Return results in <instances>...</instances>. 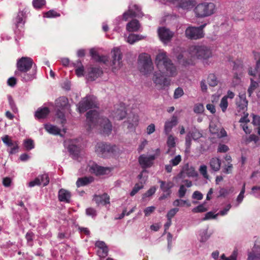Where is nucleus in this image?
<instances>
[{"label": "nucleus", "mask_w": 260, "mask_h": 260, "mask_svg": "<svg viewBox=\"0 0 260 260\" xmlns=\"http://www.w3.org/2000/svg\"><path fill=\"white\" fill-rule=\"evenodd\" d=\"M232 169H233V165L229 162L228 163L227 165H225L223 169V173L229 174L232 173Z\"/></svg>", "instance_id": "680f3d73"}, {"label": "nucleus", "mask_w": 260, "mask_h": 260, "mask_svg": "<svg viewBox=\"0 0 260 260\" xmlns=\"http://www.w3.org/2000/svg\"><path fill=\"white\" fill-rule=\"evenodd\" d=\"M93 181L92 177H83L79 178L77 182L76 185L77 187H80L87 185Z\"/></svg>", "instance_id": "e433bc0d"}, {"label": "nucleus", "mask_w": 260, "mask_h": 260, "mask_svg": "<svg viewBox=\"0 0 260 260\" xmlns=\"http://www.w3.org/2000/svg\"><path fill=\"white\" fill-rule=\"evenodd\" d=\"M218 215V213L214 214L212 212H209L206 214L205 217L203 218V220H206L210 219H215Z\"/></svg>", "instance_id": "e2e57ef3"}, {"label": "nucleus", "mask_w": 260, "mask_h": 260, "mask_svg": "<svg viewBox=\"0 0 260 260\" xmlns=\"http://www.w3.org/2000/svg\"><path fill=\"white\" fill-rule=\"evenodd\" d=\"M158 34L161 41L164 43L169 42L174 36V32L166 27H160L158 29Z\"/></svg>", "instance_id": "f3484780"}, {"label": "nucleus", "mask_w": 260, "mask_h": 260, "mask_svg": "<svg viewBox=\"0 0 260 260\" xmlns=\"http://www.w3.org/2000/svg\"><path fill=\"white\" fill-rule=\"evenodd\" d=\"M185 36L189 39L197 40L203 38V31L197 27L189 26L185 30Z\"/></svg>", "instance_id": "9b49d317"}, {"label": "nucleus", "mask_w": 260, "mask_h": 260, "mask_svg": "<svg viewBox=\"0 0 260 260\" xmlns=\"http://www.w3.org/2000/svg\"><path fill=\"white\" fill-rule=\"evenodd\" d=\"M248 260H258L260 259V246L253 247L252 251L248 254Z\"/></svg>", "instance_id": "cd10ccee"}, {"label": "nucleus", "mask_w": 260, "mask_h": 260, "mask_svg": "<svg viewBox=\"0 0 260 260\" xmlns=\"http://www.w3.org/2000/svg\"><path fill=\"white\" fill-rule=\"evenodd\" d=\"M141 9L136 4L131 3L127 11L123 14V19L127 20L128 18L133 17H139L141 15Z\"/></svg>", "instance_id": "f8f14e48"}, {"label": "nucleus", "mask_w": 260, "mask_h": 260, "mask_svg": "<svg viewBox=\"0 0 260 260\" xmlns=\"http://www.w3.org/2000/svg\"><path fill=\"white\" fill-rule=\"evenodd\" d=\"M208 208L206 207V203H204L193 208L192 212L193 213H201L206 212Z\"/></svg>", "instance_id": "a19ab883"}, {"label": "nucleus", "mask_w": 260, "mask_h": 260, "mask_svg": "<svg viewBox=\"0 0 260 260\" xmlns=\"http://www.w3.org/2000/svg\"><path fill=\"white\" fill-rule=\"evenodd\" d=\"M209 165L213 171L217 172L220 170L221 161L218 158L214 157L210 160Z\"/></svg>", "instance_id": "7c9ffc66"}, {"label": "nucleus", "mask_w": 260, "mask_h": 260, "mask_svg": "<svg viewBox=\"0 0 260 260\" xmlns=\"http://www.w3.org/2000/svg\"><path fill=\"white\" fill-rule=\"evenodd\" d=\"M200 173L206 179H209V175L207 173V167L205 165H201L199 169Z\"/></svg>", "instance_id": "c03bdc74"}, {"label": "nucleus", "mask_w": 260, "mask_h": 260, "mask_svg": "<svg viewBox=\"0 0 260 260\" xmlns=\"http://www.w3.org/2000/svg\"><path fill=\"white\" fill-rule=\"evenodd\" d=\"M254 58L256 60L255 69L250 68L248 69V74L257 78L260 81V52L254 53Z\"/></svg>", "instance_id": "dca6fc26"}, {"label": "nucleus", "mask_w": 260, "mask_h": 260, "mask_svg": "<svg viewBox=\"0 0 260 260\" xmlns=\"http://www.w3.org/2000/svg\"><path fill=\"white\" fill-rule=\"evenodd\" d=\"M184 94V91L183 89L180 88L178 87L176 88L175 90L174 93V98L175 99H178L180 97H181Z\"/></svg>", "instance_id": "4d7b16f0"}, {"label": "nucleus", "mask_w": 260, "mask_h": 260, "mask_svg": "<svg viewBox=\"0 0 260 260\" xmlns=\"http://www.w3.org/2000/svg\"><path fill=\"white\" fill-rule=\"evenodd\" d=\"M168 135V137L167 141V144L169 148L167 151V153L172 155L174 153V149L176 147V138L172 135Z\"/></svg>", "instance_id": "5701e85b"}, {"label": "nucleus", "mask_w": 260, "mask_h": 260, "mask_svg": "<svg viewBox=\"0 0 260 260\" xmlns=\"http://www.w3.org/2000/svg\"><path fill=\"white\" fill-rule=\"evenodd\" d=\"M198 176V173L196 171L194 168L189 165L188 164L184 165L178 174V177L180 178H184L186 177H193Z\"/></svg>", "instance_id": "ddd939ff"}, {"label": "nucleus", "mask_w": 260, "mask_h": 260, "mask_svg": "<svg viewBox=\"0 0 260 260\" xmlns=\"http://www.w3.org/2000/svg\"><path fill=\"white\" fill-rule=\"evenodd\" d=\"M24 145L28 150H31L34 147L33 141L30 139L25 141Z\"/></svg>", "instance_id": "052dcab7"}, {"label": "nucleus", "mask_w": 260, "mask_h": 260, "mask_svg": "<svg viewBox=\"0 0 260 260\" xmlns=\"http://www.w3.org/2000/svg\"><path fill=\"white\" fill-rule=\"evenodd\" d=\"M231 207H232V206L231 204H228L223 209L220 210L218 213V215H220L221 216H224V215L227 214L228 211L231 208Z\"/></svg>", "instance_id": "338daca9"}, {"label": "nucleus", "mask_w": 260, "mask_h": 260, "mask_svg": "<svg viewBox=\"0 0 260 260\" xmlns=\"http://www.w3.org/2000/svg\"><path fill=\"white\" fill-rule=\"evenodd\" d=\"M155 63L158 71H155L152 81L157 88L162 89L170 85V81L165 77H174L177 74L176 66L168 58L166 53L160 52L156 56Z\"/></svg>", "instance_id": "f257e3e1"}, {"label": "nucleus", "mask_w": 260, "mask_h": 260, "mask_svg": "<svg viewBox=\"0 0 260 260\" xmlns=\"http://www.w3.org/2000/svg\"><path fill=\"white\" fill-rule=\"evenodd\" d=\"M45 129L49 134L57 135L60 134V129L58 128L56 126L52 125L51 124H46L44 126Z\"/></svg>", "instance_id": "473e14b6"}, {"label": "nucleus", "mask_w": 260, "mask_h": 260, "mask_svg": "<svg viewBox=\"0 0 260 260\" xmlns=\"http://www.w3.org/2000/svg\"><path fill=\"white\" fill-rule=\"evenodd\" d=\"M141 27L139 21L136 19H133L128 22L126 26L127 31L129 32L138 31Z\"/></svg>", "instance_id": "b1692460"}, {"label": "nucleus", "mask_w": 260, "mask_h": 260, "mask_svg": "<svg viewBox=\"0 0 260 260\" xmlns=\"http://www.w3.org/2000/svg\"><path fill=\"white\" fill-rule=\"evenodd\" d=\"M38 178L40 180V184H43V186H46L49 183V180L47 174L40 175Z\"/></svg>", "instance_id": "a18cd8bd"}, {"label": "nucleus", "mask_w": 260, "mask_h": 260, "mask_svg": "<svg viewBox=\"0 0 260 260\" xmlns=\"http://www.w3.org/2000/svg\"><path fill=\"white\" fill-rule=\"evenodd\" d=\"M252 124L255 126V129L257 131L258 135H260V116L252 114Z\"/></svg>", "instance_id": "4c0bfd02"}, {"label": "nucleus", "mask_w": 260, "mask_h": 260, "mask_svg": "<svg viewBox=\"0 0 260 260\" xmlns=\"http://www.w3.org/2000/svg\"><path fill=\"white\" fill-rule=\"evenodd\" d=\"M191 137L194 140H197L202 137V134L197 129L191 133Z\"/></svg>", "instance_id": "bf43d9fd"}, {"label": "nucleus", "mask_w": 260, "mask_h": 260, "mask_svg": "<svg viewBox=\"0 0 260 260\" xmlns=\"http://www.w3.org/2000/svg\"><path fill=\"white\" fill-rule=\"evenodd\" d=\"M245 191V184L244 183L243 185L242 189L241 191H240L239 194L237 197V198L236 200L237 204L236 205V206H237V207L239 205V204L242 202V201L244 199V194Z\"/></svg>", "instance_id": "37998d69"}, {"label": "nucleus", "mask_w": 260, "mask_h": 260, "mask_svg": "<svg viewBox=\"0 0 260 260\" xmlns=\"http://www.w3.org/2000/svg\"><path fill=\"white\" fill-rule=\"evenodd\" d=\"M250 85L248 89V93L249 96H251L254 90L257 88L258 84L256 81H254L253 79H250Z\"/></svg>", "instance_id": "79ce46f5"}, {"label": "nucleus", "mask_w": 260, "mask_h": 260, "mask_svg": "<svg viewBox=\"0 0 260 260\" xmlns=\"http://www.w3.org/2000/svg\"><path fill=\"white\" fill-rule=\"evenodd\" d=\"M178 211L179 209L178 208H173L169 211L167 215L168 220H171V219L175 215Z\"/></svg>", "instance_id": "5fc2aeb1"}, {"label": "nucleus", "mask_w": 260, "mask_h": 260, "mask_svg": "<svg viewBox=\"0 0 260 260\" xmlns=\"http://www.w3.org/2000/svg\"><path fill=\"white\" fill-rule=\"evenodd\" d=\"M156 187L155 186L151 187L148 191H147L143 195V199L152 196L156 191Z\"/></svg>", "instance_id": "3c124183"}, {"label": "nucleus", "mask_w": 260, "mask_h": 260, "mask_svg": "<svg viewBox=\"0 0 260 260\" xmlns=\"http://www.w3.org/2000/svg\"><path fill=\"white\" fill-rule=\"evenodd\" d=\"M139 121V117L137 115H133V116L128 117L126 121L124 122L125 126L129 131H133L135 129L136 126L138 125Z\"/></svg>", "instance_id": "aec40b11"}, {"label": "nucleus", "mask_w": 260, "mask_h": 260, "mask_svg": "<svg viewBox=\"0 0 260 260\" xmlns=\"http://www.w3.org/2000/svg\"><path fill=\"white\" fill-rule=\"evenodd\" d=\"M45 3V0H33L32 1L34 7L37 9L41 8Z\"/></svg>", "instance_id": "603ef678"}, {"label": "nucleus", "mask_w": 260, "mask_h": 260, "mask_svg": "<svg viewBox=\"0 0 260 260\" xmlns=\"http://www.w3.org/2000/svg\"><path fill=\"white\" fill-rule=\"evenodd\" d=\"M50 111L47 107L39 108L35 113V117L37 119L45 118L49 113Z\"/></svg>", "instance_id": "c756f323"}, {"label": "nucleus", "mask_w": 260, "mask_h": 260, "mask_svg": "<svg viewBox=\"0 0 260 260\" xmlns=\"http://www.w3.org/2000/svg\"><path fill=\"white\" fill-rule=\"evenodd\" d=\"M111 53L112 60L110 66L111 67L112 71L116 72L122 66V54L119 48L117 47L113 48Z\"/></svg>", "instance_id": "6e6552de"}, {"label": "nucleus", "mask_w": 260, "mask_h": 260, "mask_svg": "<svg viewBox=\"0 0 260 260\" xmlns=\"http://www.w3.org/2000/svg\"><path fill=\"white\" fill-rule=\"evenodd\" d=\"M126 115V112L123 107H121L120 109H117L116 111L114 112L112 116L115 119L121 120Z\"/></svg>", "instance_id": "c9c22d12"}, {"label": "nucleus", "mask_w": 260, "mask_h": 260, "mask_svg": "<svg viewBox=\"0 0 260 260\" xmlns=\"http://www.w3.org/2000/svg\"><path fill=\"white\" fill-rule=\"evenodd\" d=\"M160 183V187L164 192H169L168 195L169 196L170 194V189L173 187L174 184L171 181H168L166 182L162 181H159Z\"/></svg>", "instance_id": "f704fd0d"}, {"label": "nucleus", "mask_w": 260, "mask_h": 260, "mask_svg": "<svg viewBox=\"0 0 260 260\" xmlns=\"http://www.w3.org/2000/svg\"><path fill=\"white\" fill-rule=\"evenodd\" d=\"M211 236L208 231V229H202L199 231V240L201 242H205L207 241Z\"/></svg>", "instance_id": "72a5a7b5"}, {"label": "nucleus", "mask_w": 260, "mask_h": 260, "mask_svg": "<svg viewBox=\"0 0 260 260\" xmlns=\"http://www.w3.org/2000/svg\"><path fill=\"white\" fill-rule=\"evenodd\" d=\"M98 254L101 257H105L108 255V247H105L104 248L98 249L97 250Z\"/></svg>", "instance_id": "8fccbe9b"}, {"label": "nucleus", "mask_w": 260, "mask_h": 260, "mask_svg": "<svg viewBox=\"0 0 260 260\" xmlns=\"http://www.w3.org/2000/svg\"><path fill=\"white\" fill-rule=\"evenodd\" d=\"M181 161V156L180 155L176 156L170 161V163L174 166L178 165Z\"/></svg>", "instance_id": "13d9d810"}, {"label": "nucleus", "mask_w": 260, "mask_h": 260, "mask_svg": "<svg viewBox=\"0 0 260 260\" xmlns=\"http://www.w3.org/2000/svg\"><path fill=\"white\" fill-rule=\"evenodd\" d=\"M109 197L107 194H103L100 196H94L93 200L96 202L97 204H109Z\"/></svg>", "instance_id": "bb28decb"}, {"label": "nucleus", "mask_w": 260, "mask_h": 260, "mask_svg": "<svg viewBox=\"0 0 260 260\" xmlns=\"http://www.w3.org/2000/svg\"><path fill=\"white\" fill-rule=\"evenodd\" d=\"M207 82L209 86L214 87L217 85L218 80L214 74H210L207 78Z\"/></svg>", "instance_id": "58836bf2"}, {"label": "nucleus", "mask_w": 260, "mask_h": 260, "mask_svg": "<svg viewBox=\"0 0 260 260\" xmlns=\"http://www.w3.org/2000/svg\"><path fill=\"white\" fill-rule=\"evenodd\" d=\"M204 110V107L202 104H197L194 105L193 108V111L196 113H201Z\"/></svg>", "instance_id": "6e6d98bb"}, {"label": "nucleus", "mask_w": 260, "mask_h": 260, "mask_svg": "<svg viewBox=\"0 0 260 260\" xmlns=\"http://www.w3.org/2000/svg\"><path fill=\"white\" fill-rule=\"evenodd\" d=\"M32 60L29 57H23L18 60L17 63V70L15 71V75L20 77L24 81H28L34 79V75L27 74L31 68Z\"/></svg>", "instance_id": "20e7f679"}, {"label": "nucleus", "mask_w": 260, "mask_h": 260, "mask_svg": "<svg viewBox=\"0 0 260 260\" xmlns=\"http://www.w3.org/2000/svg\"><path fill=\"white\" fill-rule=\"evenodd\" d=\"M25 13L23 11L18 12L15 20V25L17 28H22L24 24Z\"/></svg>", "instance_id": "2f4dec72"}, {"label": "nucleus", "mask_w": 260, "mask_h": 260, "mask_svg": "<svg viewBox=\"0 0 260 260\" xmlns=\"http://www.w3.org/2000/svg\"><path fill=\"white\" fill-rule=\"evenodd\" d=\"M71 196V193L67 190L61 189L58 191V199L61 202L69 203Z\"/></svg>", "instance_id": "393cba45"}, {"label": "nucleus", "mask_w": 260, "mask_h": 260, "mask_svg": "<svg viewBox=\"0 0 260 260\" xmlns=\"http://www.w3.org/2000/svg\"><path fill=\"white\" fill-rule=\"evenodd\" d=\"M95 98L92 96H87L79 102L78 109L80 113H83L89 109L95 107Z\"/></svg>", "instance_id": "9d476101"}, {"label": "nucleus", "mask_w": 260, "mask_h": 260, "mask_svg": "<svg viewBox=\"0 0 260 260\" xmlns=\"http://www.w3.org/2000/svg\"><path fill=\"white\" fill-rule=\"evenodd\" d=\"M143 188V183L141 182L140 183H137L135 184L133 190L130 193V195L131 196H134L135 194H136L139 190Z\"/></svg>", "instance_id": "09e8293b"}, {"label": "nucleus", "mask_w": 260, "mask_h": 260, "mask_svg": "<svg viewBox=\"0 0 260 260\" xmlns=\"http://www.w3.org/2000/svg\"><path fill=\"white\" fill-rule=\"evenodd\" d=\"M89 171L97 175L108 174L111 172L109 168L99 166L96 164L90 166Z\"/></svg>", "instance_id": "6ab92c4d"}, {"label": "nucleus", "mask_w": 260, "mask_h": 260, "mask_svg": "<svg viewBox=\"0 0 260 260\" xmlns=\"http://www.w3.org/2000/svg\"><path fill=\"white\" fill-rule=\"evenodd\" d=\"M212 56L211 49L204 45H196L191 46L188 49V60L183 61L185 65L192 64L196 59H207Z\"/></svg>", "instance_id": "7ed1b4c3"}, {"label": "nucleus", "mask_w": 260, "mask_h": 260, "mask_svg": "<svg viewBox=\"0 0 260 260\" xmlns=\"http://www.w3.org/2000/svg\"><path fill=\"white\" fill-rule=\"evenodd\" d=\"M139 69L143 75L149 74L153 70V66L150 56L147 54H141L139 57Z\"/></svg>", "instance_id": "0eeeda50"}, {"label": "nucleus", "mask_w": 260, "mask_h": 260, "mask_svg": "<svg viewBox=\"0 0 260 260\" xmlns=\"http://www.w3.org/2000/svg\"><path fill=\"white\" fill-rule=\"evenodd\" d=\"M8 101H9L10 106L12 110V111L14 112H16L17 111V109L16 105H15L14 102L13 100V99L11 97V96H10V95L8 96Z\"/></svg>", "instance_id": "69168bd1"}, {"label": "nucleus", "mask_w": 260, "mask_h": 260, "mask_svg": "<svg viewBox=\"0 0 260 260\" xmlns=\"http://www.w3.org/2000/svg\"><path fill=\"white\" fill-rule=\"evenodd\" d=\"M90 53L92 58L96 61L103 62L105 64H107V63L108 62V56L99 55L94 49H90Z\"/></svg>", "instance_id": "a878e982"}, {"label": "nucleus", "mask_w": 260, "mask_h": 260, "mask_svg": "<svg viewBox=\"0 0 260 260\" xmlns=\"http://www.w3.org/2000/svg\"><path fill=\"white\" fill-rule=\"evenodd\" d=\"M103 74V71L99 68H91L88 74L87 78L88 80L93 81L100 77Z\"/></svg>", "instance_id": "4be33fe9"}, {"label": "nucleus", "mask_w": 260, "mask_h": 260, "mask_svg": "<svg viewBox=\"0 0 260 260\" xmlns=\"http://www.w3.org/2000/svg\"><path fill=\"white\" fill-rule=\"evenodd\" d=\"M186 205L187 207H190L191 204L190 203L186 201L183 200L177 199L173 202V205L175 206H183Z\"/></svg>", "instance_id": "49530a36"}, {"label": "nucleus", "mask_w": 260, "mask_h": 260, "mask_svg": "<svg viewBox=\"0 0 260 260\" xmlns=\"http://www.w3.org/2000/svg\"><path fill=\"white\" fill-rule=\"evenodd\" d=\"M155 159L154 155L146 156L144 155H142L139 157V161L140 164L144 168L150 167L152 163L153 160Z\"/></svg>", "instance_id": "412c9836"}, {"label": "nucleus", "mask_w": 260, "mask_h": 260, "mask_svg": "<svg viewBox=\"0 0 260 260\" xmlns=\"http://www.w3.org/2000/svg\"><path fill=\"white\" fill-rule=\"evenodd\" d=\"M155 126L153 123L149 124L146 128V132L148 135H151L155 132Z\"/></svg>", "instance_id": "774afa93"}, {"label": "nucleus", "mask_w": 260, "mask_h": 260, "mask_svg": "<svg viewBox=\"0 0 260 260\" xmlns=\"http://www.w3.org/2000/svg\"><path fill=\"white\" fill-rule=\"evenodd\" d=\"M115 146L104 142H99L95 147V151L102 157H106L108 154L112 153L115 150Z\"/></svg>", "instance_id": "1a4fd4ad"}, {"label": "nucleus", "mask_w": 260, "mask_h": 260, "mask_svg": "<svg viewBox=\"0 0 260 260\" xmlns=\"http://www.w3.org/2000/svg\"><path fill=\"white\" fill-rule=\"evenodd\" d=\"M55 108L57 110L56 116L60 119L61 122L64 123L66 121V115L70 113V105L68 98L61 96L55 100Z\"/></svg>", "instance_id": "39448f33"}, {"label": "nucleus", "mask_w": 260, "mask_h": 260, "mask_svg": "<svg viewBox=\"0 0 260 260\" xmlns=\"http://www.w3.org/2000/svg\"><path fill=\"white\" fill-rule=\"evenodd\" d=\"M248 101L246 98L245 93H240L236 99L237 109L239 113H244L247 111Z\"/></svg>", "instance_id": "4468645a"}, {"label": "nucleus", "mask_w": 260, "mask_h": 260, "mask_svg": "<svg viewBox=\"0 0 260 260\" xmlns=\"http://www.w3.org/2000/svg\"><path fill=\"white\" fill-rule=\"evenodd\" d=\"M44 16L47 18H53L59 17L60 16V14L54 10H50L45 13Z\"/></svg>", "instance_id": "864d4df0"}, {"label": "nucleus", "mask_w": 260, "mask_h": 260, "mask_svg": "<svg viewBox=\"0 0 260 260\" xmlns=\"http://www.w3.org/2000/svg\"><path fill=\"white\" fill-rule=\"evenodd\" d=\"M3 143L10 148L9 151L10 154H15L18 152V146L16 141H13L8 135H5L2 138Z\"/></svg>", "instance_id": "2eb2a0df"}, {"label": "nucleus", "mask_w": 260, "mask_h": 260, "mask_svg": "<svg viewBox=\"0 0 260 260\" xmlns=\"http://www.w3.org/2000/svg\"><path fill=\"white\" fill-rule=\"evenodd\" d=\"M178 118L176 115H173L168 119L165 123L164 132L166 135H169L171 132L172 128L178 123Z\"/></svg>", "instance_id": "a211bd4d"}, {"label": "nucleus", "mask_w": 260, "mask_h": 260, "mask_svg": "<svg viewBox=\"0 0 260 260\" xmlns=\"http://www.w3.org/2000/svg\"><path fill=\"white\" fill-rule=\"evenodd\" d=\"M219 106L223 112H225L228 106V101L225 97H223L220 101Z\"/></svg>", "instance_id": "de8ad7c7"}, {"label": "nucleus", "mask_w": 260, "mask_h": 260, "mask_svg": "<svg viewBox=\"0 0 260 260\" xmlns=\"http://www.w3.org/2000/svg\"><path fill=\"white\" fill-rule=\"evenodd\" d=\"M146 38L145 36L141 35H136L134 34H130L126 39V41L131 44H133L135 42L143 40Z\"/></svg>", "instance_id": "c85d7f7f"}, {"label": "nucleus", "mask_w": 260, "mask_h": 260, "mask_svg": "<svg viewBox=\"0 0 260 260\" xmlns=\"http://www.w3.org/2000/svg\"><path fill=\"white\" fill-rule=\"evenodd\" d=\"M155 209V207L154 206H150L146 208L144 210L145 215L146 216H148L154 212Z\"/></svg>", "instance_id": "0e129e2a"}, {"label": "nucleus", "mask_w": 260, "mask_h": 260, "mask_svg": "<svg viewBox=\"0 0 260 260\" xmlns=\"http://www.w3.org/2000/svg\"><path fill=\"white\" fill-rule=\"evenodd\" d=\"M215 6L212 3L204 2L198 4L194 10L196 16L205 17L210 16L215 12Z\"/></svg>", "instance_id": "423d86ee"}, {"label": "nucleus", "mask_w": 260, "mask_h": 260, "mask_svg": "<svg viewBox=\"0 0 260 260\" xmlns=\"http://www.w3.org/2000/svg\"><path fill=\"white\" fill-rule=\"evenodd\" d=\"M74 66L76 67V74L78 77H81L84 75V68L80 61H77Z\"/></svg>", "instance_id": "ea45409f"}, {"label": "nucleus", "mask_w": 260, "mask_h": 260, "mask_svg": "<svg viewBox=\"0 0 260 260\" xmlns=\"http://www.w3.org/2000/svg\"><path fill=\"white\" fill-rule=\"evenodd\" d=\"M88 129H95L104 135H109L112 131V125L109 120L100 116L96 110H90L86 114Z\"/></svg>", "instance_id": "f03ea898"}]
</instances>
